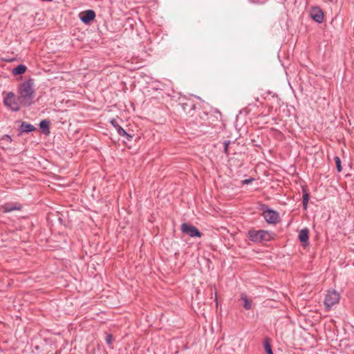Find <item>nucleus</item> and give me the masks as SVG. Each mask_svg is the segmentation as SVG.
I'll return each instance as SVG.
<instances>
[{"label":"nucleus","mask_w":354,"mask_h":354,"mask_svg":"<svg viewBox=\"0 0 354 354\" xmlns=\"http://www.w3.org/2000/svg\"><path fill=\"white\" fill-rule=\"evenodd\" d=\"M181 231L190 237H201L203 235V233L201 232L196 227L187 223L182 224Z\"/></svg>","instance_id":"5"},{"label":"nucleus","mask_w":354,"mask_h":354,"mask_svg":"<svg viewBox=\"0 0 354 354\" xmlns=\"http://www.w3.org/2000/svg\"><path fill=\"white\" fill-rule=\"evenodd\" d=\"M311 18L316 22L320 24L324 20V13L322 10L318 8H313L310 12Z\"/></svg>","instance_id":"8"},{"label":"nucleus","mask_w":354,"mask_h":354,"mask_svg":"<svg viewBox=\"0 0 354 354\" xmlns=\"http://www.w3.org/2000/svg\"><path fill=\"white\" fill-rule=\"evenodd\" d=\"M36 128L31 124L27 123L26 122H22L19 127V131L21 133H30L34 131Z\"/></svg>","instance_id":"10"},{"label":"nucleus","mask_w":354,"mask_h":354,"mask_svg":"<svg viewBox=\"0 0 354 354\" xmlns=\"http://www.w3.org/2000/svg\"><path fill=\"white\" fill-rule=\"evenodd\" d=\"M5 212H10L14 210H18L21 209L20 206H17L11 203H6L3 206Z\"/></svg>","instance_id":"16"},{"label":"nucleus","mask_w":354,"mask_h":354,"mask_svg":"<svg viewBox=\"0 0 354 354\" xmlns=\"http://www.w3.org/2000/svg\"><path fill=\"white\" fill-rule=\"evenodd\" d=\"M339 300V295L335 290H328L326 295L324 304L326 308H329L337 304Z\"/></svg>","instance_id":"4"},{"label":"nucleus","mask_w":354,"mask_h":354,"mask_svg":"<svg viewBox=\"0 0 354 354\" xmlns=\"http://www.w3.org/2000/svg\"><path fill=\"white\" fill-rule=\"evenodd\" d=\"M4 104L13 111H18L20 109V102L16 99L13 92H9L3 99Z\"/></svg>","instance_id":"3"},{"label":"nucleus","mask_w":354,"mask_h":354,"mask_svg":"<svg viewBox=\"0 0 354 354\" xmlns=\"http://www.w3.org/2000/svg\"><path fill=\"white\" fill-rule=\"evenodd\" d=\"M263 218L267 223L276 224L279 221V215L277 212L271 209H267L263 212Z\"/></svg>","instance_id":"6"},{"label":"nucleus","mask_w":354,"mask_h":354,"mask_svg":"<svg viewBox=\"0 0 354 354\" xmlns=\"http://www.w3.org/2000/svg\"><path fill=\"white\" fill-rule=\"evenodd\" d=\"M298 238L303 245H308L309 230L306 227L302 229L299 234Z\"/></svg>","instance_id":"9"},{"label":"nucleus","mask_w":354,"mask_h":354,"mask_svg":"<svg viewBox=\"0 0 354 354\" xmlns=\"http://www.w3.org/2000/svg\"><path fill=\"white\" fill-rule=\"evenodd\" d=\"M4 137L6 138V140H11V138L9 136L6 135Z\"/></svg>","instance_id":"23"},{"label":"nucleus","mask_w":354,"mask_h":354,"mask_svg":"<svg viewBox=\"0 0 354 354\" xmlns=\"http://www.w3.org/2000/svg\"><path fill=\"white\" fill-rule=\"evenodd\" d=\"M111 124L115 127L120 136H124L126 134V131L120 126L116 119H112Z\"/></svg>","instance_id":"11"},{"label":"nucleus","mask_w":354,"mask_h":354,"mask_svg":"<svg viewBox=\"0 0 354 354\" xmlns=\"http://www.w3.org/2000/svg\"><path fill=\"white\" fill-rule=\"evenodd\" d=\"M18 101L21 106L28 107L33 103L35 97L34 80L29 78L18 86Z\"/></svg>","instance_id":"1"},{"label":"nucleus","mask_w":354,"mask_h":354,"mask_svg":"<svg viewBox=\"0 0 354 354\" xmlns=\"http://www.w3.org/2000/svg\"><path fill=\"white\" fill-rule=\"evenodd\" d=\"M275 234L267 230H251L248 232V237L253 242L270 241L274 239Z\"/></svg>","instance_id":"2"},{"label":"nucleus","mask_w":354,"mask_h":354,"mask_svg":"<svg viewBox=\"0 0 354 354\" xmlns=\"http://www.w3.org/2000/svg\"><path fill=\"white\" fill-rule=\"evenodd\" d=\"M310 199V194L307 190L303 189L302 204L304 209H307L308 203Z\"/></svg>","instance_id":"15"},{"label":"nucleus","mask_w":354,"mask_h":354,"mask_svg":"<svg viewBox=\"0 0 354 354\" xmlns=\"http://www.w3.org/2000/svg\"><path fill=\"white\" fill-rule=\"evenodd\" d=\"M124 136H125L127 140H131V139L133 138V136L129 134L127 131H126V134Z\"/></svg>","instance_id":"22"},{"label":"nucleus","mask_w":354,"mask_h":354,"mask_svg":"<svg viewBox=\"0 0 354 354\" xmlns=\"http://www.w3.org/2000/svg\"><path fill=\"white\" fill-rule=\"evenodd\" d=\"M334 160L335 162L337 170L338 171V172H341L342 171V167L340 158L338 156H335L334 158Z\"/></svg>","instance_id":"18"},{"label":"nucleus","mask_w":354,"mask_h":354,"mask_svg":"<svg viewBox=\"0 0 354 354\" xmlns=\"http://www.w3.org/2000/svg\"><path fill=\"white\" fill-rule=\"evenodd\" d=\"M263 346L267 354H273L272 347L270 342V339L266 337L263 340Z\"/></svg>","instance_id":"17"},{"label":"nucleus","mask_w":354,"mask_h":354,"mask_svg":"<svg viewBox=\"0 0 354 354\" xmlns=\"http://www.w3.org/2000/svg\"><path fill=\"white\" fill-rule=\"evenodd\" d=\"M254 180V178L251 177V178H250L248 179H245V180H242V184L243 185H248V184H250V183H252Z\"/></svg>","instance_id":"21"},{"label":"nucleus","mask_w":354,"mask_h":354,"mask_svg":"<svg viewBox=\"0 0 354 354\" xmlns=\"http://www.w3.org/2000/svg\"><path fill=\"white\" fill-rule=\"evenodd\" d=\"M27 70V67L24 64H19L17 67L12 69V73L15 75H22Z\"/></svg>","instance_id":"14"},{"label":"nucleus","mask_w":354,"mask_h":354,"mask_svg":"<svg viewBox=\"0 0 354 354\" xmlns=\"http://www.w3.org/2000/svg\"><path fill=\"white\" fill-rule=\"evenodd\" d=\"M95 12L93 10H87L79 14L80 20L85 24H90L95 18Z\"/></svg>","instance_id":"7"},{"label":"nucleus","mask_w":354,"mask_h":354,"mask_svg":"<svg viewBox=\"0 0 354 354\" xmlns=\"http://www.w3.org/2000/svg\"><path fill=\"white\" fill-rule=\"evenodd\" d=\"M113 342V335L111 334H107L106 336V342L107 344L111 345Z\"/></svg>","instance_id":"20"},{"label":"nucleus","mask_w":354,"mask_h":354,"mask_svg":"<svg viewBox=\"0 0 354 354\" xmlns=\"http://www.w3.org/2000/svg\"><path fill=\"white\" fill-rule=\"evenodd\" d=\"M241 300L243 301V306L245 310H250L252 308V301L248 298L246 295L242 294L241 295Z\"/></svg>","instance_id":"12"},{"label":"nucleus","mask_w":354,"mask_h":354,"mask_svg":"<svg viewBox=\"0 0 354 354\" xmlns=\"http://www.w3.org/2000/svg\"><path fill=\"white\" fill-rule=\"evenodd\" d=\"M39 127L46 135H48L50 133V122L48 120H41L39 123Z\"/></svg>","instance_id":"13"},{"label":"nucleus","mask_w":354,"mask_h":354,"mask_svg":"<svg viewBox=\"0 0 354 354\" xmlns=\"http://www.w3.org/2000/svg\"><path fill=\"white\" fill-rule=\"evenodd\" d=\"M231 142L230 140H225L223 142V152L226 154V155H228L229 154V152H228V147H229V145H230Z\"/></svg>","instance_id":"19"}]
</instances>
